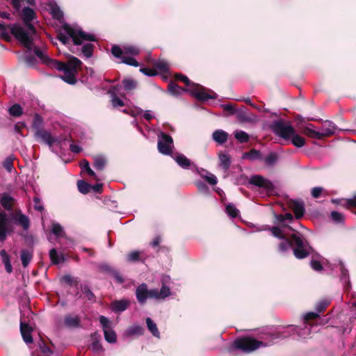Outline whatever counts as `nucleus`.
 <instances>
[{"label":"nucleus","instance_id":"obj_24","mask_svg":"<svg viewBox=\"0 0 356 356\" xmlns=\"http://www.w3.org/2000/svg\"><path fill=\"white\" fill-rule=\"evenodd\" d=\"M219 167L226 172L231 165V157L227 153H220L218 155Z\"/></svg>","mask_w":356,"mask_h":356},{"label":"nucleus","instance_id":"obj_54","mask_svg":"<svg viewBox=\"0 0 356 356\" xmlns=\"http://www.w3.org/2000/svg\"><path fill=\"white\" fill-rule=\"evenodd\" d=\"M227 213L232 218H235L238 214V210L232 204H228L225 208Z\"/></svg>","mask_w":356,"mask_h":356},{"label":"nucleus","instance_id":"obj_48","mask_svg":"<svg viewBox=\"0 0 356 356\" xmlns=\"http://www.w3.org/2000/svg\"><path fill=\"white\" fill-rule=\"evenodd\" d=\"M202 171L205 172L207 175L201 174V177H203L209 184L216 185L217 184L218 180L214 175L205 170H202Z\"/></svg>","mask_w":356,"mask_h":356},{"label":"nucleus","instance_id":"obj_60","mask_svg":"<svg viewBox=\"0 0 356 356\" xmlns=\"http://www.w3.org/2000/svg\"><path fill=\"white\" fill-rule=\"evenodd\" d=\"M0 31L1 38H5L6 40H8L10 38V35L8 31V29L6 25L3 23H0Z\"/></svg>","mask_w":356,"mask_h":356},{"label":"nucleus","instance_id":"obj_33","mask_svg":"<svg viewBox=\"0 0 356 356\" xmlns=\"http://www.w3.org/2000/svg\"><path fill=\"white\" fill-rule=\"evenodd\" d=\"M146 325L148 330L156 338L160 339L161 334L157 327L156 324L150 318H146Z\"/></svg>","mask_w":356,"mask_h":356},{"label":"nucleus","instance_id":"obj_7","mask_svg":"<svg viewBox=\"0 0 356 356\" xmlns=\"http://www.w3.org/2000/svg\"><path fill=\"white\" fill-rule=\"evenodd\" d=\"M19 15L24 22V26L15 24L8 26L10 33L16 38L17 40L18 34L17 32H19L18 29H22L25 33L29 32V29H31L34 33H38L33 25L35 22H38L36 14L33 9L25 6L22 8Z\"/></svg>","mask_w":356,"mask_h":356},{"label":"nucleus","instance_id":"obj_64","mask_svg":"<svg viewBox=\"0 0 356 356\" xmlns=\"http://www.w3.org/2000/svg\"><path fill=\"white\" fill-rule=\"evenodd\" d=\"M310 264L312 268L316 271H321L323 269L321 263L317 260H312Z\"/></svg>","mask_w":356,"mask_h":356},{"label":"nucleus","instance_id":"obj_17","mask_svg":"<svg viewBox=\"0 0 356 356\" xmlns=\"http://www.w3.org/2000/svg\"><path fill=\"white\" fill-rule=\"evenodd\" d=\"M121 87L122 86L119 85L114 86L108 90V93L111 97V103L113 107H120L124 106L123 101L117 96V93L120 92Z\"/></svg>","mask_w":356,"mask_h":356},{"label":"nucleus","instance_id":"obj_2","mask_svg":"<svg viewBox=\"0 0 356 356\" xmlns=\"http://www.w3.org/2000/svg\"><path fill=\"white\" fill-rule=\"evenodd\" d=\"M270 230L273 236L281 239L278 246L280 252L284 253L293 247V254L298 259H304L310 254L312 248L300 233L293 234L289 239L284 236L282 229L280 227H273Z\"/></svg>","mask_w":356,"mask_h":356},{"label":"nucleus","instance_id":"obj_53","mask_svg":"<svg viewBox=\"0 0 356 356\" xmlns=\"http://www.w3.org/2000/svg\"><path fill=\"white\" fill-rule=\"evenodd\" d=\"M120 58L122 59V61H121L122 63H125L128 65L134 66V67H138L139 65L138 62L136 59H134L133 57L122 55V57Z\"/></svg>","mask_w":356,"mask_h":356},{"label":"nucleus","instance_id":"obj_62","mask_svg":"<svg viewBox=\"0 0 356 356\" xmlns=\"http://www.w3.org/2000/svg\"><path fill=\"white\" fill-rule=\"evenodd\" d=\"M331 218L335 222H341L343 221V216L337 211L331 212Z\"/></svg>","mask_w":356,"mask_h":356},{"label":"nucleus","instance_id":"obj_19","mask_svg":"<svg viewBox=\"0 0 356 356\" xmlns=\"http://www.w3.org/2000/svg\"><path fill=\"white\" fill-rule=\"evenodd\" d=\"M289 207L293 211L297 218H301L305 213L304 202L302 200H291Z\"/></svg>","mask_w":356,"mask_h":356},{"label":"nucleus","instance_id":"obj_37","mask_svg":"<svg viewBox=\"0 0 356 356\" xmlns=\"http://www.w3.org/2000/svg\"><path fill=\"white\" fill-rule=\"evenodd\" d=\"M339 266L341 273V281L343 282L344 284L349 285L348 270L345 268L343 264L341 261H339Z\"/></svg>","mask_w":356,"mask_h":356},{"label":"nucleus","instance_id":"obj_21","mask_svg":"<svg viewBox=\"0 0 356 356\" xmlns=\"http://www.w3.org/2000/svg\"><path fill=\"white\" fill-rule=\"evenodd\" d=\"M90 347L93 352L99 353L103 351V347L101 343V335L98 332H95L90 335Z\"/></svg>","mask_w":356,"mask_h":356},{"label":"nucleus","instance_id":"obj_1","mask_svg":"<svg viewBox=\"0 0 356 356\" xmlns=\"http://www.w3.org/2000/svg\"><path fill=\"white\" fill-rule=\"evenodd\" d=\"M29 32L25 33L18 29L17 40L27 49L28 52L32 51L40 60L51 68L62 71L63 75L61 79L69 84L76 83V74L78 68L81 65V61L76 57H71L67 63L50 58L43 49V43L38 33H34L30 29Z\"/></svg>","mask_w":356,"mask_h":356},{"label":"nucleus","instance_id":"obj_42","mask_svg":"<svg viewBox=\"0 0 356 356\" xmlns=\"http://www.w3.org/2000/svg\"><path fill=\"white\" fill-rule=\"evenodd\" d=\"M77 187L80 193L86 194L90 191L92 185L88 184L83 180H79L77 181Z\"/></svg>","mask_w":356,"mask_h":356},{"label":"nucleus","instance_id":"obj_5","mask_svg":"<svg viewBox=\"0 0 356 356\" xmlns=\"http://www.w3.org/2000/svg\"><path fill=\"white\" fill-rule=\"evenodd\" d=\"M330 317L327 315L322 317L319 315V313H305L302 317L304 327L298 330L296 327L290 325L289 328L293 331H296L300 338L306 339L309 337L312 332L318 331V325L327 323Z\"/></svg>","mask_w":356,"mask_h":356},{"label":"nucleus","instance_id":"obj_44","mask_svg":"<svg viewBox=\"0 0 356 356\" xmlns=\"http://www.w3.org/2000/svg\"><path fill=\"white\" fill-rule=\"evenodd\" d=\"M168 90L170 92V94H172L174 96H178L181 95L183 92L186 91V90H184L180 86H177V84L172 83L168 85ZM187 91L188 90H187Z\"/></svg>","mask_w":356,"mask_h":356},{"label":"nucleus","instance_id":"obj_51","mask_svg":"<svg viewBox=\"0 0 356 356\" xmlns=\"http://www.w3.org/2000/svg\"><path fill=\"white\" fill-rule=\"evenodd\" d=\"M234 137L241 143H246L249 140L248 134L243 131H236Z\"/></svg>","mask_w":356,"mask_h":356},{"label":"nucleus","instance_id":"obj_61","mask_svg":"<svg viewBox=\"0 0 356 356\" xmlns=\"http://www.w3.org/2000/svg\"><path fill=\"white\" fill-rule=\"evenodd\" d=\"M25 62L26 65L29 67H33L36 63V59L34 56L32 55H26L24 57Z\"/></svg>","mask_w":356,"mask_h":356},{"label":"nucleus","instance_id":"obj_3","mask_svg":"<svg viewBox=\"0 0 356 356\" xmlns=\"http://www.w3.org/2000/svg\"><path fill=\"white\" fill-rule=\"evenodd\" d=\"M278 337L277 334L273 329L267 328L261 332L259 339H255L252 337L236 339L230 346L229 351L241 350L243 353H249L261 347L271 346Z\"/></svg>","mask_w":356,"mask_h":356},{"label":"nucleus","instance_id":"obj_55","mask_svg":"<svg viewBox=\"0 0 356 356\" xmlns=\"http://www.w3.org/2000/svg\"><path fill=\"white\" fill-rule=\"evenodd\" d=\"M3 166L8 172H11L13 169V158L7 157L3 162Z\"/></svg>","mask_w":356,"mask_h":356},{"label":"nucleus","instance_id":"obj_59","mask_svg":"<svg viewBox=\"0 0 356 356\" xmlns=\"http://www.w3.org/2000/svg\"><path fill=\"white\" fill-rule=\"evenodd\" d=\"M329 301L321 300L316 305V312H323L328 306Z\"/></svg>","mask_w":356,"mask_h":356},{"label":"nucleus","instance_id":"obj_14","mask_svg":"<svg viewBox=\"0 0 356 356\" xmlns=\"http://www.w3.org/2000/svg\"><path fill=\"white\" fill-rule=\"evenodd\" d=\"M35 137L38 140H40L43 143L51 147L54 144L59 143L60 139L53 137L49 131L43 129H38L35 132Z\"/></svg>","mask_w":356,"mask_h":356},{"label":"nucleus","instance_id":"obj_40","mask_svg":"<svg viewBox=\"0 0 356 356\" xmlns=\"http://www.w3.org/2000/svg\"><path fill=\"white\" fill-rule=\"evenodd\" d=\"M290 138L291 139L292 144L297 147H302L305 144V139L302 136L296 134L295 130L294 135L291 136Z\"/></svg>","mask_w":356,"mask_h":356},{"label":"nucleus","instance_id":"obj_41","mask_svg":"<svg viewBox=\"0 0 356 356\" xmlns=\"http://www.w3.org/2000/svg\"><path fill=\"white\" fill-rule=\"evenodd\" d=\"M106 163V159L102 156H97L94 158V166L98 170H102Z\"/></svg>","mask_w":356,"mask_h":356},{"label":"nucleus","instance_id":"obj_8","mask_svg":"<svg viewBox=\"0 0 356 356\" xmlns=\"http://www.w3.org/2000/svg\"><path fill=\"white\" fill-rule=\"evenodd\" d=\"M175 78L177 80H179L184 82L187 86H189L190 88L188 90L192 96L195 97L197 99L202 101H207L209 99H216V94L211 90H209L212 94L207 93V89H206L204 86L200 84H195L194 83L191 82L188 78L181 74H177L175 76Z\"/></svg>","mask_w":356,"mask_h":356},{"label":"nucleus","instance_id":"obj_26","mask_svg":"<svg viewBox=\"0 0 356 356\" xmlns=\"http://www.w3.org/2000/svg\"><path fill=\"white\" fill-rule=\"evenodd\" d=\"M14 202L15 199L7 193H4L0 200V202L3 208L8 211H11L13 210Z\"/></svg>","mask_w":356,"mask_h":356},{"label":"nucleus","instance_id":"obj_31","mask_svg":"<svg viewBox=\"0 0 356 356\" xmlns=\"http://www.w3.org/2000/svg\"><path fill=\"white\" fill-rule=\"evenodd\" d=\"M212 138L216 143L223 144L227 140L228 134L222 129H218L213 133Z\"/></svg>","mask_w":356,"mask_h":356},{"label":"nucleus","instance_id":"obj_57","mask_svg":"<svg viewBox=\"0 0 356 356\" xmlns=\"http://www.w3.org/2000/svg\"><path fill=\"white\" fill-rule=\"evenodd\" d=\"M42 122H43L42 118L38 114H35L33 118V127L35 129V131L38 129H42L41 127L42 125Z\"/></svg>","mask_w":356,"mask_h":356},{"label":"nucleus","instance_id":"obj_45","mask_svg":"<svg viewBox=\"0 0 356 356\" xmlns=\"http://www.w3.org/2000/svg\"><path fill=\"white\" fill-rule=\"evenodd\" d=\"M8 111L10 115L19 117L23 113V108L19 104H15L9 108Z\"/></svg>","mask_w":356,"mask_h":356},{"label":"nucleus","instance_id":"obj_30","mask_svg":"<svg viewBox=\"0 0 356 356\" xmlns=\"http://www.w3.org/2000/svg\"><path fill=\"white\" fill-rule=\"evenodd\" d=\"M236 115L238 121L242 123H250L255 120V116L248 115L246 112L242 109L237 110Z\"/></svg>","mask_w":356,"mask_h":356},{"label":"nucleus","instance_id":"obj_63","mask_svg":"<svg viewBox=\"0 0 356 356\" xmlns=\"http://www.w3.org/2000/svg\"><path fill=\"white\" fill-rule=\"evenodd\" d=\"M34 202V209L38 211H42L44 210V207L41 203V200L38 197H35L33 198Z\"/></svg>","mask_w":356,"mask_h":356},{"label":"nucleus","instance_id":"obj_22","mask_svg":"<svg viewBox=\"0 0 356 356\" xmlns=\"http://www.w3.org/2000/svg\"><path fill=\"white\" fill-rule=\"evenodd\" d=\"M14 222L21 225L24 230H28L30 225L29 218L24 214L22 213L21 211L16 213V215L13 217Z\"/></svg>","mask_w":356,"mask_h":356},{"label":"nucleus","instance_id":"obj_35","mask_svg":"<svg viewBox=\"0 0 356 356\" xmlns=\"http://www.w3.org/2000/svg\"><path fill=\"white\" fill-rule=\"evenodd\" d=\"M243 159H249L250 161L262 160L263 157L259 150L251 149L248 152H245L242 155Z\"/></svg>","mask_w":356,"mask_h":356},{"label":"nucleus","instance_id":"obj_9","mask_svg":"<svg viewBox=\"0 0 356 356\" xmlns=\"http://www.w3.org/2000/svg\"><path fill=\"white\" fill-rule=\"evenodd\" d=\"M269 127L275 135L284 140L290 139L294 135L293 127L289 123H285L283 120L272 122Z\"/></svg>","mask_w":356,"mask_h":356},{"label":"nucleus","instance_id":"obj_50","mask_svg":"<svg viewBox=\"0 0 356 356\" xmlns=\"http://www.w3.org/2000/svg\"><path fill=\"white\" fill-rule=\"evenodd\" d=\"M123 88L126 90H132L137 86V82L131 79H125L122 81Z\"/></svg>","mask_w":356,"mask_h":356},{"label":"nucleus","instance_id":"obj_36","mask_svg":"<svg viewBox=\"0 0 356 356\" xmlns=\"http://www.w3.org/2000/svg\"><path fill=\"white\" fill-rule=\"evenodd\" d=\"M152 65H154L155 70L160 72H166L168 70V64L165 60H154L152 61Z\"/></svg>","mask_w":356,"mask_h":356},{"label":"nucleus","instance_id":"obj_47","mask_svg":"<svg viewBox=\"0 0 356 356\" xmlns=\"http://www.w3.org/2000/svg\"><path fill=\"white\" fill-rule=\"evenodd\" d=\"M80 165L82 168V170L86 171L90 176L93 177L97 180H99L96 176L95 172L90 168L89 162L88 161L83 160L81 162Z\"/></svg>","mask_w":356,"mask_h":356},{"label":"nucleus","instance_id":"obj_38","mask_svg":"<svg viewBox=\"0 0 356 356\" xmlns=\"http://www.w3.org/2000/svg\"><path fill=\"white\" fill-rule=\"evenodd\" d=\"M104 336L105 340L109 343H115L117 341V334L113 328L108 330H104Z\"/></svg>","mask_w":356,"mask_h":356},{"label":"nucleus","instance_id":"obj_29","mask_svg":"<svg viewBox=\"0 0 356 356\" xmlns=\"http://www.w3.org/2000/svg\"><path fill=\"white\" fill-rule=\"evenodd\" d=\"M275 218L276 221L280 223L283 227H286L288 224L293 220V216L290 213H286L284 215L275 214Z\"/></svg>","mask_w":356,"mask_h":356},{"label":"nucleus","instance_id":"obj_58","mask_svg":"<svg viewBox=\"0 0 356 356\" xmlns=\"http://www.w3.org/2000/svg\"><path fill=\"white\" fill-rule=\"evenodd\" d=\"M140 72L148 76H154L158 74V72L156 70L149 67L140 68Z\"/></svg>","mask_w":356,"mask_h":356},{"label":"nucleus","instance_id":"obj_16","mask_svg":"<svg viewBox=\"0 0 356 356\" xmlns=\"http://www.w3.org/2000/svg\"><path fill=\"white\" fill-rule=\"evenodd\" d=\"M9 220L7 214L0 211V242L6 240L8 232Z\"/></svg>","mask_w":356,"mask_h":356},{"label":"nucleus","instance_id":"obj_18","mask_svg":"<svg viewBox=\"0 0 356 356\" xmlns=\"http://www.w3.org/2000/svg\"><path fill=\"white\" fill-rule=\"evenodd\" d=\"M79 298L83 299L89 302L95 301V295L87 284L81 285V291L76 294Z\"/></svg>","mask_w":356,"mask_h":356},{"label":"nucleus","instance_id":"obj_49","mask_svg":"<svg viewBox=\"0 0 356 356\" xmlns=\"http://www.w3.org/2000/svg\"><path fill=\"white\" fill-rule=\"evenodd\" d=\"M50 13L52 17L58 20H60L63 17V12L56 4L51 6Z\"/></svg>","mask_w":356,"mask_h":356},{"label":"nucleus","instance_id":"obj_43","mask_svg":"<svg viewBox=\"0 0 356 356\" xmlns=\"http://www.w3.org/2000/svg\"><path fill=\"white\" fill-rule=\"evenodd\" d=\"M99 323L102 327L103 332L113 328V322L104 316H100Z\"/></svg>","mask_w":356,"mask_h":356},{"label":"nucleus","instance_id":"obj_27","mask_svg":"<svg viewBox=\"0 0 356 356\" xmlns=\"http://www.w3.org/2000/svg\"><path fill=\"white\" fill-rule=\"evenodd\" d=\"M64 324L69 328H78L81 327L79 318L71 315L65 316L64 319Z\"/></svg>","mask_w":356,"mask_h":356},{"label":"nucleus","instance_id":"obj_32","mask_svg":"<svg viewBox=\"0 0 356 356\" xmlns=\"http://www.w3.org/2000/svg\"><path fill=\"white\" fill-rule=\"evenodd\" d=\"M173 158L177 164L184 169H188L191 164V161L182 154H177Z\"/></svg>","mask_w":356,"mask_h":356},{"label":"nucleus","instance_id":"obj_56","mask_svg":"<svg viewBox=\"0 0 356 356\" xmlns=\"http://www.w3.org/2000/svg\"><path fill=\"white\" fill-rule=\"evenodd\" d=\"M140 252L135 250L130 252L127 256V261L129 262H135L139 260Z\"/></svg>","mask_w":356,"mask_h":356},{"label":"nucleus","instance_id":"obj_52","mask_svg":"<svg viewBox=\"0 0 356 356\" xmlns=\"http://www.w3.org/2000/svg\"><path fill=\"white\" fill-rule=\"evenodd\" d=\"M81 51L86 58H90L93 52V44L91 43H86L81 47Z\"/></svg>","mask_w":356,"mask_h":356},{"label":"nucleus","instance_id":"obj_23","mask_svg":"<svg viewBox=\"0 0 356 356\" xmlns=\"http://www.w3.org/2000/svg\"><path fill=\"white\" fill-rule=\"evenodd\" d=\"M299 127L302 129V132L306 136L312 138L320 139L319 131H316L313 124H307L304 126L299 125Z\"/></svg>","mask_w":356,"mask_h":356},{"label":"nucleus","instance_id":"obj_20","mask_svg":"<svg viewBox=\"0 0 356 356\" xmlns=\"http://www.w3.org/2000/svg\"><path fill=\"white\" fill-rule=\"evenodd\" d=\"M143 334L144 328L141 325L136 323L126 329L124 333V336L126 337H140Z\"/></svg>","mask_w":356,"mask_h":356},{"label":"nucleus","instance_id":"obj_15","mask_svg":"<svg viewBox=\"0 0 356 356\" xmlns=\"http://www.w3.org/2000/svg\"><path fill=\"white\" fill-rule=\"evenodd\" d=\"M341 131L332 122L326 120L322 124L321 128L319 131L320 138L324 136H329L336 134L337 131Z\"/></svg>","mask_w":356,"mask_h":356},{"label":"nucleus","instance_id":"obj_28","mask_svg":"<svg viewBox=\"0 0 356 356\" xmlns=\"http://www.w3.org/2000/svg\"><path fill=\"white\" fill-rule=\"evenodd\" d=\"M129 301L127 300H120L114 301L111 305L112 312H124L128 309Z\"/></svg>","mask_w":356,"mask_h":356},{"label":"nucleus","instance_id":"obj_11","mask_svg":"<svg viewBox=\"0 0 356 356\" xmlns=\"http://www.w3.org/2000/svg\"><path fill=\"white\" fill-rule=\"evenodd\" d=\"M248 184L258 187L264 195H269L274 190V186L271 181L258 175L250 177Z\"/></svg>","mask_w":356,"mask_h":356},{"label":"nucleus","instance_id":"obj_13","mask_svg":"<svg viewBox=\"0 0 356 356\" xmlns=\"http://www.w3.org/2000/svg\"><path fill=\"white\" fill-rule=\"evenodd\" d=\"M112 54L116 58H121L122 55L127 56L130 54L131 56L138 55L140 52L138 47L135 46L128 45L124 46L122 49L117 45H114L111 49Z\"/></svg>","mask_w":356,"mask_h":356},{"label":"nucleus","instance_id":"obj_10","mask_svg":"<svg viewBox=\"0 0 356 356\" xmlns=\"http://www.w3.org/2000/svg\"><path fill=\"white\" fill-rule=\"evenodd\" d=\"M29 316H26L25 313H23L20 317V332L24 341L26 344L33 343V337L31 332L33 330V323L31 321Z\"/></svg>","mask_w":356,"mask_h":356},{"label":"nucleus","instance_id":"obj_12","mask_svg":"<svg viewBox=\"0 0 356 356\" xmlns=\"http://www.w3.org/2000/svg\"><path fill=\"white\" fill-rule=\"evenodd\" d=\"M173 147V140L171 136L163 132H161L158 135V149L160 153L170 155Z\"/></svg>","mask_w":356,"mask_h":356},{"label":"nucleus","instance_id":"obj_46","mask_svg":"<svg viewBox=\"0 0 356 356\" xmlns=\"http://www.w3.org/2000/svg\"><path fill=\"white\" fill-rule=\"evenodd\" d=\"M278 156L275 152H270L268 156H266L264 161L265 163L268 166L274 165L277 161Z\"/></svg>","mask_w":356,"mask_h":356},{"label":"nucleus","instance_id":"obj_25","mask_svg":"<svg viewBox=\"0 0 356 356\" xmlns=\"http://www.w3.org/2000/svg\"><path fill=\"white\" fill-rule=\"evenodd\" d=\"M33 252L29 249H22L20 252V259L23 267L26 268L29 266L33 259Z\"/></svg>","mask_w":356,"mask_h":356},{"label":"nucleus","instance_id":"obj_34","mask_svg":"<svg viewBox=\"0 0 356 356\" xmlns=\"http://www.w3.org/2000/svg\"><path fill=\"white\" fill-rule=\"evenodd\" d=\"M49 257L54 264H60L65 260L63 254L61 252H58L55 248L50 250Z\"/></svg>","mask_w":356,"mask_h":356},{"label":"nucleus","instance_id":"obj_6","mask_svg":"<svg viewBox=\"0 0 356 356\" xmlns=\"http://www.w3.org/2000/svg\"><path fill=\"white\" fill-rule=\"evenodd\" d=\"M58 39L65 44L72 40L74 44L79 45L84 41H95V37L83 32L78 26L74 27L70 24H65L63 27V33H60Z\"/></svg>","mask_w":356,"mask_h":356},{"label":"nucleus","instance_id":"obj_39","mask_svg":"<svg viewBox=\"0 0 356 356\" xmlns=\"http://www.w3.org/2000/svg\"><path fill=\"white\" fill-rule=\"evenodd\" d=\"M51 232L57 237H63L65 235L63 227L56 222H52Z\"/></svg>","mask_w":356,"mask_h":356},{"label":"nucleus","instance_id":"obj_4","mask_svg":"<svg viewBox=\"0 0 356 356\" xmlns=\"http://www.w3.org/2000/svg\"><path fill=\"white\" fill-rule=\"evenodd\" d=\"M170 276H163L161 279L162 286L159 290L157 289H148L147 284L145 283L140 284L136 291V296L138 302L144 304L148 299L161 300L170 296L171 291L170 288L166 286V284L170 282Z\"/></svg>","mask_w":356,"mask_h":356}]
</instances>
